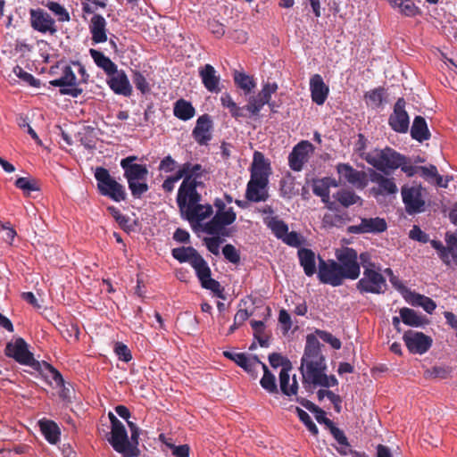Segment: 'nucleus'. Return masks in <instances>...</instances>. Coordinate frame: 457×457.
I'll use <instances>...</instances> for the list:
<instances>
[{
  "instance_id": "obj_29",
  "label": "nucleus",
  "mask_w": 457,
  "mask_h": 457,
  "mask_svg": "<svg viewBox=\"0 0 457 457\" xmlns=\"http://www.w3.org/2000/svg\"><path fill=\"white\" fill-rule=\"evenodd\" d=\"M287 368L281 369L279 372V386L281 392L287 396L296 395L298 391V382L295 376L293 377V382L289 386L290 375L289 371L292 370V364H286Z\"/></svg>"
},
{
  "instance_id": "obj_38",
  "label": "nucleus",
  "mask_w": 457,
  "mask_h": 457,
  "mask_svg": "<svg viewBox=\"0 0 457 457\" xmlns=\"http://www.w3.org/2000/svg\"><path fill=\"white\" fill-rule=\"evenodd\" d=\"M420 176L428 182L434 184L440 187H446L447 181L444 182L443 177L438 174L437 169L435 165L419 166Z\"/></svg>"
},
{
  "instance_id": "obj_15",
  "label": "nucleus",
  "mask_w": 457,
  "mask_h": 457,
  "mask_svg": "<svg viewBox=\"0 0 457 457\" xmlns=\"http://www.w3.org/2000/svg\"><path fill=\"white\" fill-rule=\"evenodd\" d=\"M313 151V145L307 140H303L295 145L288 155V164L291 170L300 171L304 163L308 162L309 153Z\"/></svg>"
},
{
  "instance_id": "obj_11",
  "label": "nucleus",
  "mask_w": 457,
  "mask_h": 457,
  "mask_svg": "<svg viewBox=\"0 0 457 457\" xmlns=\"http://www.w3.org/2000/svg\"><path fill=\"white\" fill-rule=\"evenodd\" d=\"M403 339L411 353L423 354L428 351L432 345V338L422 332L414 330L406 331Z\"/></svg>"
},
{
  "instance_id": "obj_45",
  "label": "nucleus",
  "mask_w": 457,
  "mask_h": 457,
  "mask_svg": "<svg viewBox=\"0 0 457 457\" xmlns=\"http://www.w3.org/2000/svg\"><path fill=\"white\" fill-rule=\"evenodd\" d=\"M361 157L378 170H383L385 148L382 150L374 149L369 153H361Z\"/></svg>"
},
{
  "instance_id": "obj_35",
  "label": "nucleus",
  "mask_w": 457,
  "mask_h": 457,
  "mask_svg": "<svg viewBox=\"0 0 457 457\" xmlns=\"http://www.w3.org/2000/svg\"><path fill=\"white\" fill-rule=\"evenodd\" d=\"M173 114L181 120H188L195 114V109L192 104L185 99H179L173 106Z\"/></svg>"
},
{
  "instance_id": "obj_52",
  "label": "nucleus",
  "mask_w": 457,
  "mask_h": 457,
  "mask_svg": "<svg viewBox=\"0 0 457 457\" xmlns=\"http://www.w3.org/2000/svg\"><path fill=\"white\" fill-rule=\"evenodd\" d=\"M267 104L266 101H264L260 96H250L248 99V104L244 106L247 112H250L252 116H257L262 110V108Z\"/></svg>"
},
{
  "instance_id": "obj_50",
  "label": "nucleus",
  "mask_w": 457,
  "mask_h": 457,
  "mask_svg": "<svg viewBox=\"0 0 457 457\" xmlns=\"http://www.w3.org/2000/svg\"><path fill=\"white\" fill-rule=\"evenodd\" d=\"M15 187L23 191L25 195H29L33 191L40 190L39 185L35 179L21 177L15 180Z\"/></svg>"
},
{
  "instance_id": "obj_7",
  "label": "nucleus",
  "mask_w": 457,
  "mask_h": 457,
  "mask_svg": "<svg viewBox=\"0 0 457 457\" xmlns=\"http://www.w3.org/2000/svg\"><path fill=\"white\" fill-rule=\"evenodd\" d=\"M191 266L195 270L196 276L204 288L211 290L219 298L225 299L224 289L219 281L211 278V269L201 254L196 259L195 258Z\"/></svg>"
},
{
  "instance_id": "obj_18",
  "label": "nucleus",
  "mask_w": 457,
  "mask_h": 457,
  "mask_svg": "<svg viewBox=\"0 0 457 457\" xmlns=\"http://www.w3.org/2000/svg\"><path fill=\"white\" fill-rule=\"evenodd\" d=\"M137 156L130 155L120 161V166L124 170V177L128 182L134 180H146L148 170L145 165L134 163Z\"/></svg>"
},
{
  "instance_id": "obj_24",
  "label": "nucleus",
  "mask_w": 457,
  "mask_h": 457,
  "mask_svg": "<svg viewBox=\"0 0 457 457\" xmlns=\"http://www.w3.org/2000/svg\"><path fill=\"white\" fill-rule=\"evenodd\" d=\"M310 91L312 102L322 105L328 98L329 88L320 74H314L310 79Z\"/></svg>"
},
{
  "instance_id": "obj_13",
  "label": "nucleus",
  "mask_w": 457,
  "mask_h": 457,
  "mask_svg": "<svg viewBox=\"0 0 457 457\" xmlns=\"http://www.w3.org/2000/svg\"><path fill=\"white\" fill-rule=\"evenodd\" d=\"M406 102L404 98L397 99L394 106L393 113L389 116L388 124L393 130L398 133H406L409 129V115L405 111Z\"/></svg>"
},
{
  "instance_id": "obj_56",
  "label": "nucleus",
  "mask_w": 457,
  "mask_h": 457,
  "mask_svg": "<svg viewBox=\"0 0 457 457\" xmlns=\"http://www.w3.org/2000/svg\"><path fill=\"white\" fill-rule=\"evenodd\" d=\"M132 80L137 89L142 94H145L150 91L149 83L140 71H133Z\"/></svg>"
},
{
  "instance_id": "obj_3",
  "label": "nucleus",
  "mask_w": 457,
  "mask_h": 457,
  "mask_svg": "<svg viewBox=\"0 0 457 457\" xmlns=\"http://www.w3.org/2000/svg\"><path fill=\"white\" fill-rule=\"evenodd\" d=\"M111 422L110 434H106V440L113 450L122 457H137L140 453L138 447L132 445L128 436V432L123 423L112 413L109 412Z\"/></svg>"
},
{
  "instance_id": "obj_49",
  "label": "nucleus",
  "mask_w": 457,
  "mask_h": 457,
  "mask_svg": "<svg viewBox=\"0 0 457 457\" xmlns=\"http://www.w3.org/2000/svg\"><path fill=\"white\" fill-rule=\"evenodd\" d=\"M252 328L253 329V337L262 347L269 346V336L265 334V325L261 320H251Z\"/></svg>"
},
{
  "instance_id": "obj_57",
  "label": "nucleus",
  "mask_w": 457,
  "mask_h": 457,
  "mask_svg": "<svg viewBox=\"0 0 457 457\" xmlns=\"http://www.w3.org/2000/svg\"><path fill=\"white\" fill-rule=\"evenodd\" d=\"M14 74L22 79L24 82L28 83L29 86L34 87H38L40 85V82L38 79H35L32 74L25 71L21 67L15 66L13 68Z\"/></svg>"
},
{
  "instance_id": "obj_9",
  "label": "nucleus",
  "mask_w": 457,
  "mask_h": 457,
  "mask_svg": "<svg viewBox=\"0 0 457 457\" xmlns=\"http://www.w3.org/2000/svg\"><path fill=\"white\" fill-rule=\"evenodd\" d=\"M337 259L344 280H354L359 278L361 269L358 262V254L354 249L346 247L337 254Z\"/></svg>"
},
{
  "instance_id": "obj_44",
  "label": "nucleus",
  "mask_w": 457,
  "mask_h": 457,
  "mask_svg": "<svg viewBox=\"0 0 457 457\" xmlns=\"http://www.w3.org/2000/svg\"><path fill=\"white\" fill-rule=\"evenodd\" d=\"M40 431L45 438L52 445L57 443V424L49 420H40L38 421Z\"/></svg>"
},
{
  "instance_id": "obj_10",
  "label": "nucleus",
  "mask_w": 457,
  "mask_h": 457,
  "mask_svg": "<svg viewBox=\"0 0 457 457\" xmlns=\"http://www.w3.org/2000/svg\"><path fill=\"white\" fill-rule=\"evenodd\" d=\"M318 278L321 283L332 287H339L344 282L337 262L325 261L321 257H319Z\"/></svg>"
},
{
  "instance_id": "obj_51",
  "label": "nucleus",
  "mask_w": 457,
  "mask_h": 457,
  "mask_svg": "<svg viewBox=\"0 0 457 457\" xmlns=\"http://www.w3.org/2000/svg\"><path fill=\"white\" fill-rule=\"evenodd\" d=\"M400 317L403 322L412 327H419L422 324V319L412 309L403 307L400 310Z\"/></svg>"
},
{
  "instance_id": "obj_58",
  "label": "nucleus",
  "mask_w": 457,
  "mask_h": 457,
  "mask_svg": "<svg viewBox=\"0 0 457 457\" xmlns=\"http://www.w3.org/2000/svg\"><path fill=\"white\" fill-rule=\"evenodd\" d=\"M315 333L321 340L329 344L335 350H339L341 348V341L331 333L320 329H317Z\"/></svg>"
},
{
  "instance_id": "obj_36",
  "label": "nucleus",
  "mask_w": 457,
  "mask_h": 457,
  "mask_svg": "<svg viewBox=\"0 0 457 457\" xmlns=\"http://www.w3.org/2000/svg\"><path fill=\"white\" fill-rule=\"evenodd\" d=\"M266 187H267L248 181L245 191V198L248 201L254 203L266 201L269 197Z\"/></svg>"
},
{
  "instance_id": "obj_55",
  "label": "nucleus",
  "mask_w": 457,
  "mask_h": 457,
  "mask_svg": "<svg viewBox=\"0 0 457 457\" xmlns=\"http://www.w3.org/2000/svg\"><path fill=\"white\" fill-rule=\"evenodd\" d=\"M131 195L135 198H140L149 189L146 180H134L128 182Z\"/></svg>"
},
{
  "instance_id": "obj_46",
  "label": "nucleus",
  "mask_w": 457,
  "mask_h": 457,
  "mask_svg": "<svg viewBox=\"0 0 457 457\" xmlns=\"http://www.w3.org/2000/svg\"><path fill=\"white\" fill-rule=\"evenodd\" d=\"M263 376L260 380L262 387L270 394H278V389L276 383L275 376L269 370L267 365L262 362Z\"/></svg>"
},
{
  "instance_id": "obj_17",
  "label": "nucleus",
  "mask_w": 457,
  "mask_h": 457,
  "mask_svg": "<svg viewBox=\"0 0 457 457\" xmlns=\"http://www.w3.org/2000/svg\"><path fill=\"white\" fill-rule=\"evenodd\" d=\"M369 175L370 180L377 184V187L370 190L373 195H388L397 192L398 189L394 178H386L372 169L370 170Z\"/></svg>"
},
{
  "instance_id": "obj_28",
  "label": "nucleus",
  "mask_w": 457,
  "mask_h": 457,
  "mask_svg": "<svg viewBox=\"0 0 457 457\" xmlns=\"http://www.w3.org/2000/svg\"><path fill=\"white\" fill-rule=\"evenodd\" d=\"M89 30L92 35V41L95 44L107 41L106 21L100 14H95L89 24Z\"/></svg>"
},
{
  "instance_id": "obj_19",
  "label": "nucleus",
  "mask_w": 457,
  "mask_h": 457,
  "mask_svg": "<svg viewBox=\"0 0 457 457\" xmlns=\"http://www.w3.org/2000/svg\"><path fill=\"white\" fill-rule=\"evenodd\" d=\"M83 92L77 83L76 76L71 66H65L63 74L59 78V93L77 97Z\"/></svg>"
},
{
  "instance_id": "obj_1",
  "label": "nucleus",
  "mask_w": 457,
  "mask_h": 457,
  "mask_svg": "<svg viewBox=\"0 0 457 457\" xmlns=\"http://www.w3.org/2000/svg\"><path fill=\"white\" fill-rule=\"evenodd\" d=\"M320 343L314 335H308L300 370L303 382L319 386L327 369L325 358L320 351Z\"/></svg>"
},
{
  "instance_id": "obj_64",
  "label": "nucleus",
  "mask_w": 457,
  "mask_h": 457,
  "mask_svg": "<svg viewBox=\"0 0 457 457\" xmlns=\"http://www.w3.org/2000/svg\"><path fill=\"white\" fill-rule=\"evenodd\" d=\"M224 240L220 237V236L213 237H205L204 245L209 252H211L214 255L220 254V245Z\"/></svg>"
},
{
  "instance_id": "obj_27",
  "label": "nucleus",
  "mask_w": 457,
  "mask_h": 457,
  "mask_svg": "<svg viewBox=\"0 0 457 457\" xmlns=\"http://www.w3.org/2000/svg\"><path fill=\"white\" fill-rule=\"evenodd\" d=\"M337 182L328 178L325 177L320 179H316L312 184V192L317 196L321 198V201L325 203L329 209H333L334 203L329 202V188L331 187H337Z\"/></svg>"
},
{
  "instance_id": "obj_16",
  "label": "nucleus",
  "mask_w": 457,
  "mask_h": 457,
  "mask_svg": "<svg viewBox=\"0 0 457 457\" xmlns=\"http://www.w3.org/2000/svg\"><path fill=\"white\" fill-rule=\"evenodd\" d=\"M386 228L387 224L383 218H361V223L349 226L347 232L350 234H378L386 231Z\"/></svg>"
},
{
  "instance_id": "obj_40",
  "label": "nucleus",
  "mask_w": 457,
  "mask_h": 457,
  "mask_svg": "<svg viewBox=\"0 0 457 457\" xmlns=\"http://www.w3.org/2000/svg\"><path fill=\"white\" fill-rule=\"evenodd\" d=\"M236 363L243 368L247 373L255 377L256 366L262 365V361H260L258 356L254 355L252 358H248L244 353H240V355H236Z\"/></svg>"
},
{
  "instance_id": "obj_60",
  "label": "nucleus",
  "mask_w": 457,
  "mask_h": 457,
  "mask_svg": "<svg viewBox=\"0 0 457 457\" xmlns=\"http://www.w3.org/2000/svg\"><path fill=\"white\" fill-rule=\"evenodd\" d=\"M383 95L384 89L382 87H378L369 92H366L364 95V98L367 101H370L373 105L378 107L383 102Z\"/></svg>"
},
{
  "instance_id": "obj_5",
  "label": "nucleus",
  "mask_w": 457,
  "mask_h": 457,
  "mask_svg": "<svg viewBox=\"0 0 457 457\" xmlns=\"http://www.w3.org/2000/svg\"><path fill=\"white\" fill-rule=\"evenodd\" d=\"M386 280L384 276L376 270L374 262H369V267L363 270L362 278L357 282L356 288L361 294L379 295L385 292Z\"/></svg>"
},
{
  "instance_id": "obj_4",
  "label": "nucleus",
  "mask_w": 457,
  "mask_h": 457,
  "mask_svg": "<svg viewBox=\"0 0 457 457\" xmlns=\"http://www.w3.org/2000/svg\"><path fill=\"white\" fill-rule=\"evenodd\" d=\"M95 178L97 181L99 193L115 202L126 200L127 193L125 187L116 181L104 167H97L95 171Z\"/></svg>"
},
{
  "instance_id": "obj_59",
  "label": "nucleus",
  "mask_w": 457,
  "mask_h": 457,
  "mask_svg": "<svg viewBox=\"0 0 457 457\" xmlns=\"http://www.w3.org/2000/svg\"><path fill=\"white\" fill-rule=\"evenodd\" d=\"M251 182H253L257 185L267 187L268 185V170H259V169H252L251 170Z\"/></svg>"
},
{
  "instance_id": "obj_12",
  "label": "nucleus",
  "mask_w": 457,
  "mask_h": 457,
  "mask_svg": "<svg viewBox=\"0 0 457 457\" xmlns=\"http://www.w3.org/2000/svg\"><path fill=\"white\" fill-rule=\"evenodd\" d=\"M5 354L23 365L33 366L36 362L33 354L29 351L28 344L21 337L17 338L14 343L7 344Z\"/></svg>"
},
{
  "instance_id": "obj_23",
  "label": "nucleus",
  "mask_w": 457,
  "mask_h": 457,
  "mask_svg": "<svg viewBox=\"0 0 457 457\" xmlns=\"http://www.w3.org/2000/svg\"><path fill=\"white\" fill-rule=\"evenodd\" d=\"M110 88L117 95L129 96L132 94V87L124 71H118L110 75L107 80Z\"/></svg>"
},
{
  "instance_id": "obj_63",
  "label": "nucleus",
  "mask_w": 457,
  "mask_h": 457,
  "mask_svg": "<svg viewBox=\"0 0 457 457\" xmlns=\"http://www.w3.org/2000/svg\"><path fill=\"white\" fill-rule=\"evenodd\" d=\"M207 27L210 32L217 38H220L225 34V26L216 19L208 20Z\"/></svg>"
},
{
  "instance_id": "obj_22",
  "label": "nucleus",
  "mask_w": 457,
  "mask_h": 457,
  "mask_svg": "<svg viewBox=\"0 0 457 457\" xmlns=\"http://www.w3.org/2000/svg\"><path fill=\"white\" fill-rule=\"evenodd\" d=\"M31 26L40 32H55L54 20L43 9L30 10Z\"/></svg>"
},
{
  "instance_id": "obj_48",
  "label": "nucleus",
  "mask_w": 457,
  "mask_h": 457,
  "mask_svg": "<svg viewBox=\"0 0 457 457\" xmlns=\"http://www.w3.org/2000/svg\"><path fill=\"white\" fill-rule=\"evenodd\" d=\"M76 393L73 386L66 382L59 372V398L65 403H70L75 398Z\"/></svg>"
},
{
  "instance_id": "obj_47",
  "label": "nucleus",
  "mask_w": 457,
  "mask_h": 457,
  "mask_svg": "<svg viewBox=\"0 0 457 457\" xmlns=\"http://www.w3.org/2000/svg\"><path fill=\"white\" fill-rule=\"evenodd\" d=\"M409 302L412 305L421 306L428 313H432L436 308V303L431 298L418 293H411Z\"/></svg>"
},
{
  "instance_id": "obj_21",
  "label": "nucleus",
  "mask_w": 457,
  "mask_h": 457,
  "mask_svg": "<svg viewBox=\"0 0 457 457\" xmlns=\"http://www.w3.org/2000/svg\"><path fill=\"white\" fill-rule=\"evenodd\" d=\"M198 73L207 91L216 94L221 91L220 77L217 74L215 68L212 64L207 63L200 67Z\"/></svg>"
},
{
  "instance_id": "obj_20",
  "label": "nucleus",
  "mask_w": 457,
  "mask_h": 457,
  "mask_svg": "<svg viewBox=\"0 0 457 457\" xmlns=\"http://www.w3.org/2000/svg\"><path fill=\"white\" fill-rule=\"evenodd\" d=\"M337 170L341 177L357 188L363 189L368 184L366 172L357 170L347 163H339Z\"/></svg>"
},
{
  "instance_id": "obj_54",
  "label": "nucleus",
  "mask_w": 457,
  "mask_h": 457,
  "mask_svg": "<svg viewBox=\"0 0 457 457\" xmlns=\"http://www.w3.org/2000/svg\"><path fill=\"white\" fill-rule=\"evenodd\" d=\"M295 412L297 413L299 420L304 424V426L307 428V429L313 436H317L319 434V429H318L316 424L312 421L310 415L305 411L301 409L300 407L295 408Z\"/></svg>"
},
{
  "instance_id": "obj_43",
  "label": "nucleus",
  "mask_w": 457,
  "mask_h": 457,
  "mask_svg": "<svg viewBox=\"0 0 457 457\" xmlns=\"http://www.w3.org/2000/svg\"><path fill=\"white\" fill-rule=\"evenodd\" d=\"M234 82L237 87L242 89L245 95H248L255 87L256 83L253 77L236 71L233 75Z\"/></svg>"
},
{
  "instance_id": "obj_32",
  "label": "nucleus",
  "mask_w": 457,
  "mask_h": 457,
  "mask_svg": "<svg viewBox=\"0 0 457 457\" xmlns=\"http://www.w3.org/2000/svg\"><path fill=\"white\" fill-rule=\"evenodd\" d=\"M411 136L418 142H423L430 138V132L426 120L422 116H416L411 129Z\"/></svg>"
},
{
  "instance_id": "obj_37",
  "label": "nucleus",
  "mask_w": 457,
  "mask_h": 457,
  "mask_svg": "<svg viewBox=\"0 0 457 457\" xmlns=\"http://www.w3.org/2000/svg\"><path fill=\"white\" fill-rule=\"evenodd\" d=\"M403 160L404 155L401 154L400 153L396 152L395 150L390 147H386L382 172L387 174V170L398 169L403 164L401 163V161Z\"/></svg>"
},
{
  "instance_id": "obj_61",
  "label": "nucleus",
  "mask_w": 457,
  "mask_h": 457,
  "mask_svg": "<svg viewBox=\"0 0 457 457\" xmlns=\"http://www.w3.org/2000/svg\"><path fill=\"white\" fill-rule=\"evenodd\" d=\"M222 253L226 260L231 263L237 264L240 262L239 252L233 245L228 244L222 249Z\"/></svg>"
},
{
  "instance_id": "obj_62",
  "label": "nucleus",
  "mask_w": 457,
  "mask_h": 457,
  "mask_svg": "<svg viewBox=\"0 0 457 457\" xmlns=\"http://www.w3.org/2000/svg\"><path fill=\"white\" fill-rule=\"evenodd\" d=\"M114 353L118 356L119 360L125 362H129L132 359V354L129 347L121 343L117 342L114 345Z\"/></svg>"
},
{
  "instance_id": "obj_53",
  "label": "nucleus",
  "mask_w": 457,
  "mask_h": 457,
  "mask_svg": "<svg viewBox=\"0 0 457 457\" xmlns=\"http://www.w3.org/2000/svg\"><path fill=\"white\" fill-rule=\"evenodd\" d=\"M278 87L276 82H267L262 86V90L258 93L264 101H266L267 104L273 109L275 104L274 103H270L271 96L277 92Z\"/></svg>"
},
{
  "instance_id": "obj_25",
  "label": "nucleus",
  "mask_w": 457,
  "mask_h": 457,
  "mask_svg": "<svg viewBox=\"0 0 457 457\" xmlns=\"http://www.w3.org/2000/svg\"><path fill=\"white\" fill-rule=\"evenodd\" d=\"M329 432L337 441L338 446L336 449L341 455L350 454L352 457H368L365 453L353 450L344 431L336 427V425L329 429Z\"/></svg>"
},
{
  "instance_id": "obj_31",
  "label": "nucleus",
  "mask_w": 457,
  "mask_h": 457,
  "mask_svg": "<svg viewBox=\"0 0 457 457\" xmlns=\"http://www.w3.org/2000/svg\"><path fill=\"white\" fill-rule=\"evenodd\" d=\"M195 163H192L190 162H187L183 163L178 171L173 175L168 177L162 183V188L165 192L170 193L173 191L175 183H177L181 179H185L191 173L192 167H194Z\"/></svg>"
},
{
  "instance_id": "obj_42",
  "label": "nucleus",
  "mask_w": 457,
  "mask_h": 457,
  "mask_svg": "<svg viewBox=\"0 0 457 457\" xmlns=\"http://www.w3.org/2000/svg\"><path fill=\"white\" fill-rule=\"evenodd\" d=\"M334 198L344 207L347 208L355 204H362V199L353 191L341 189L334 195Z\"/></svg>"
},
{
  "instance_id": "obj_34",
  "label": "nucleus",
  "mask_w": 457,
  "mask_h": 457,
  "mask_svg": "<svg viewBox=\"0 0 457 457\" xmlns=\"http://www.w3.org/2000/svg\"><path fill=\"white\" fill-rule=\"evenodd\" d=\"M445 243L446 246L443 245L441 241L438 240H431V246L436 250L438 257L441 260H446V252H449L451 246H457V230L454 233L447 232L445 234Z\"/></svg>"
},
{
  "instance_id": "obj_6",
  "label": "nucleus",
  "mask_w": 457,
  "mask_h": 457,
  "mask_svg": "<svg viewBox=\"0 0 457 457\" xmlns=\"http://www.w3.org/2000/svg\"><path fill=\"white\" fill-rule=\"evenodd\" d=\"M426 189L421 186H403L401 189L403 203L409 215L421 213L426 210L424 194Z\"/></svg>"
},
{
  "instance_id": "obj_8",
  "label": "nucleus",
  "mask_w": 457,
  "mask_h": 457,
  "mask_svg": "<svg viewBox=\"0 0 457 457\" xmlns=\"http://www.w3.org/2000/svg\"><path fill=\"white\" fill-rule=\"evenodd\" d=\"M237 214L232 207L224 212H216L215 215L204 224V231L212 236L229 237L226 226L235 222Z\"/></svg>"
},
{
  "instance_id": "obj_39",
  "label": "nucleus",
  "mask_w": 457,
  "mask_h": 457,
  "mask_svg": "<svg viewBox=\"0 0 457 457\" xmlns=\"http://www.w3.org/2000/svg\"><path fill=\"white\" fill-rule=\"evenodd\" d=\"M171 255L181 263L188 262L192 265L195 258L196 259L200 253L192 246H182L172 249Z\"/></svg>"
},
{
  "instance_id": "obj_41",
  "label": "nucleus",
  "mask_w": 457,
  "mask_h": 457,
  "mask_svg": "<svg viewBox=\"0 0 457 457\" xmlns=\"http://www.w3.org/2000/svg\"><path fill=\"white\" fill-rule=\"evenodd\" d=\"M264 223L278 239H281L288 231L287 224L278 216L264 218Z\"/></svg>"
},
{
  "instance_id": "obj_14",
  "label": "nucleus",
  "mask_w": 457,
  "mask_h": 457,
  "mask_svg": "<svg viewBox=\"0 0 457 457\" xmlns=\"http://www.w3.org/2000/svg\"><path fill=\"white\" fill-rule=\"evenodd\" d=\"M213 122L207 113L198 117L192 137L199 145H207L212 138Z\"/></svg>"
},
{
  "instance_id": "obj_2",
  "label": "nucleus",
  "mask_w": 457,
  "mask_h": 457,
  "mask_svg": "<svg viewBox=\"0 0 457 457\" xmlns=\"http://www.w3.org/2000/svg\"><path fill=\"white\" fill-rule=\"evenodd\" d=\"M204 172L203 166L195 163L192 167L190 175L183 179L177 195V204L179 211L200 204L202 196L196 188L203 184L199 179Z\"/></svg>"
},
{
  "instance_id": "obj_33",
  "label": "nucleus",
  "mask_w": 457,
  "mask_h": 457,
  "mask_svg": "<svg viewBox=\"0 0 457 457\" xmlns=\"http://www.w3.org/2000/svg\"><path fill=\"white\" fill-rule=\"evenodd\" d=\"M90 56L94 60L95 63L104 72L110 76L112 73H116L117 65L107 56H105L101 51L91 48L89 50Z\"/></svg>"
},
{
  "instance_id": "obj_26",
  "label": "nucleus",
  "mask_w": 457,
  "mask_h": 457,
  "mask_svg": "<svg viewBox=\"0 0 457 457\" xmlns=\"http://www.w3.org/2000/svg\"><path fill=\"white\" fill-rule=\"evenodd\" d=\"M180 212L192 224L194 222L198 223L210 217L212 214L213 210L211 204H199L191 207L184 208Z\"/></svg>"
},
{
  "instance_id": "obj_30",
  "label": "nucleus",
  "mask_w": 457,
  "mask_h": 457,
  "mask_svg": "<svg viewBox=\"0 0 457 457\" xmlns=\"http://www.w3.org/2000/svg\"><path fill=\"white\" fill-rule=\"evenodd\" d=\"M297 255L304 274L307 277L313 276L316 273L315 253L309 248H300L297 252Z\"/></svg>"
}]
</instances>
